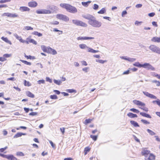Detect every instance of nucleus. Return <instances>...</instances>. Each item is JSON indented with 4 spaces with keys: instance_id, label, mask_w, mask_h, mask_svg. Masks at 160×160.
Here are the masks:
<instances>
[{
    "instance_id": "obj_38",
    "label": "nucleus",
    "mask_w": 160,
    "mask_h": 160,
    "mask_svg": "<svg viewBox=\"0 0 160 160\" xmlns=\"http://www.w3.org/2000/svg\"><path fill=\"white\" fill-rule=\"evenodd\" d=\"M130 110L131 111L133 112H135L136 113H138L139 112V110H137L136 109L134 108H131V109H130Z\"/></svg>"
},
{
    "instance_id": "obj_4",
    "label": "nucleus",
    "mask_w": 160,
    "mask_h": 160,
    "mask_svg": "<svg viewBox=\"0 0 160 160\" xmlns=\"http://www.w3.org/2000/svg\"><path fill=\"white\" fill-rule=\"evenodd\" d=\"M66 9L69 12L72 13H75L77 12V10L75 7L68 4L66 7Z\"/></svg>"
},
{
    "instance_id": "obj_58",
    "label": "nucleus",
    "mask_w": 160,
    "mask_h": 160,
    "mask_svg": "<svg viewBox=\"0 0 160 160\" xmlns=\"http://www.w3.org/2000/svg\"><path fill=\"white\" fill-rule=\"evenodd\" d=\"M46 81L47 82H49L50 83L52 82V79L50 78L49 77L46 78Z\"/></svg>"
},
{
    "instance_id": "obj_24",
    "label": "nucleus",
    "mask_w": 160,
    "mask_h": 160,
    "mask_svg": "<svg viewBox=\"0 0 160 160\" xmlns=\"http://www.w3.org/2000/svg\"><path fill=\"white\" fill-rule=\"evenodd\" d=\"M27 95L29 97L32 98H33L34 97V95L30 91H27L26 92Z\"/></svg>"
},
{
    "instance_id": "obj_59",
    "label": "nucleus",
    "mask_w": 160,
    "mask_h": 160,
    "mask_svg": "<svg viewBox=\"0 0 160 160\" xmlns=\"http://www.w3.org/2000/svg\"><path fill=\"white\" fill-rule=\"evenodd\" d=\"M155 15V13L154 12H151L148 14V15L150 17H153Z\"/></svg>"
},
{
    "instance_id": "obj_25",
    "label": "nucleus",
    "mask_w": 160,
    "mask_h": 160,
    "mask_svg": "<svg viewBox=\"0 0 160 160\" xmlns=\"http://www.w3.org/2000/svg\"><path fill=\"white\" fill-rule=\"evenodd\" d=\"M41 48L42 49L44 52H47L48 47H47L44 45H42Z\"/></svg>"
},
{
    "instance_id": "obj_21",
    "label": "nucleus",
    "mask_w": 160,
    "mask_h": 160,
    "mask_svg": "<svg viewBox=\"0 0 160 160\" xmlns=\"http://www.w3.org/2000/svg\"><path fill=\"white\" fill-rule=\"evenodd\" d=\"M131 124L135 127H139V126L138 123L134 121H130Z\"/></svg>"
},
{
    "instance_id": "obj_8",
    "label": "nucleus",
    "mask_w": 160,
    "mask_h": 160,
    "mask_svg": "<svg viewBox=\"0 0 160 160\" xmlns=\"http://www.w3.org/2000/svg\"><path fill=\"white\" fill-rule=\"evenodd\" d=\"M120 58L130 62H133L136 60V59L133 58L127 57L126 56H120Z\"/></svg>"
},
{
    "instance_id": "obj_43",
    "label": "nucleus",
    "mask_w": 160,
    "mask_h": 160,
    "mask_svg": "<svg viewBox=\"0 0 160 160\" xmlns=\"http://www.w3.org/2000/svg\"><path fill=\"white\" fill-rule=\"evenodd\" d=\"M142 23V22H139L138 21H136L135 22V24L137 26H139L141 25V24Z\"/></svg>"
},
{
    "instance_id": "obj_11",
    "label": "nucleus",
    "mask_w": 160,
    "mask_h": 160,
    "mask_svg": "<svg viewBox=\"0 0 160 160\" xmlns=\"http://www.w3.org/2000/svg\"><path fill=\"white\" fill-rule=\"evenodd\" d=\"M143 93L146 96L148 97L151 98L156 99L157 97L154 95L149 93L148 92H143Z\"/></svg>"
},
{
    "instance_id": "obj_47",
    "label": "nucleus",
    "mask_w": 160,
    "mask_h": 160,
    "mask_svg": "<svg viewBox=\"0 0 160 160\" xmlns=\"http://www.w3.org/2000/svg\"><path fill=\"white\" fill-rule=\"evenodd\" d=\"M90 137L94 141H96L97 138V136H94L91 135H90Z\"/></svg>"
},
{
    "instance_id": "obj_30",
    "label": "nucleus",
    "mask_w": 160,
    "mask_h": 160,
    "mask_svg": "<svg viewBox=\"0 0 160 160\" xmlns=\"http://www.w3.org/2000/svg\"><path fill=\"white\" fill-rule=\"evenodd\" d=\"M91 1H88L87 2H82V4L85 7H87L88 5V4L90 3Z\"/></svg>"
},
{
    "instance_id": "obj_45",
    "label": "nucleus",
    "mask_w": 160,
    "mask_h": 160,
    "mask_svg": "<svg viewBox=\"0 0 160 160\" xmlns=\"http://www.w3.org/2000/svg\"><path fill=\"white\" fill-rule=\"evenodd\" d=\"M153 103L156 102V103L160 107V100L158 99L157 100L153 101L152 102Z\"/></svg>"
},
{
    "instance_id": "obj_14",
    "label": "nucleus",
    "mask_w": 160,
    "mask_h": 160,
    "mask_svg": "<svg viewBox=\"0 0 160 160\" xmlns=\"http://www.w3.org/2000/svg\"><path fill=\"white\" fill-rule=\"evenodd\" d=\"M151 41L154 42L159 43L160 42V37H153L151 39Z\"/></svg>"
},
{
    "instance_id": "obj_26",
    "label": "nucleus",
    "mask_w": 160,
    "mask_h": 160,
    "mask_svg": "<svg viewBox=\"0 0 160 160\" xmlns=\"http://www.w3.org/2000/svg\"><path fill=\"white\" fill-rule=\"evenodd\" d=\"M134 66L137 67L139 68L142 67V64L138 62H136L133 64Z\"/></svg>"
},
{
    "instance_id": "obj_62",
    "label": "nucleus",
    "mask_w": 160,
    "mask_h": 160,
    "mask_svg": "<svg viewBox=\"0 0 160 160\" xmlns=\"http://www.w3.org/2000/svg\"><path fill=\"white\" fill-rule=\"evenodd\" d=\"M6 59L3 57H0V61L2 62H4L6 60Z\"/></svg>"
},
{
    "instance_id": "obj_10",
    "label": "nucleus",
    "mask_w": 160,
    "mask_h": 160,
    "mask_svg": "<svg viewBox=\"0 0 160 160\" xmlns=\"http://www.w3.org/2000/svg\"><path fill=\"white\" fill-rule=\"evenodd\" d=\"M155 159V156L152 154H150L148 156H145V160H154Z\"/></svg>"
},
{
    "instance_id": "obj_60",
    "label": "nucleus",
    "mask_w": 160,
    "mask_h": 160,
    "mask_svg": "<svg viewBox=\"0 0 160 160\" xmlns=\"http://www.w3.org/2000/svg\"><path fill=\"white\" fill-rule=\"evenodd\" d=\"M142 6V4H138L136 5L135 7L137 8H141Z\"/></svg>"
},
{
    "instance_id": "obj_54",
    "label": "nucleus",
    "mask_w": 160,
    "mask_h": 160,
    "mask_svg": "<svg viewBox=\"0 0 160 160\" xmlns=\"http://www.w3.org/2000/svg\"><path fill=\"white\" fill-rule=\"evenodd\" d=\"M10 14V13L9 12H5L3 14V16L9 17Z\"/></svg>"
},
{
    "instance_id": "obj_35",
    "label": "nucleus",
    "mask_w": 160,
    "mask_h": 160,
    "mask_svg": "<svg viewBox=\"0 0 160 160\" xmlns=\"http://www.w3.org/2000/svg\"><path fill=\"white\" fill-rule=\"evenodd\" d=\"M18 15L16 13H10V16H9L10 18H15V17H18Z\"/></svg>"
},
{
    "instance_id": "obj_33",
    "label": "nucleus",
    "mask_w": 160,
    "mask_h": 160,
    "mask_svg": "<svg viewBox=\"0 0 160 160\" xmlns=\"http://www.w3.org/2000/svg\"><path fill=\"white\" fill-rule=\"evenodd\" d=\"M54 83L58 85H60L62 83V81L60 80H54Z\"/></svg>"
},
{
    "instance_id": "obj_6",
    "label": "nucleus",
    "mask_w": 160,
    "mask_h": 160,
    "mask_svg": "<svg viewBox=\"0 0 160 160\" xmlns=\"http://www.w3.org/2000/svg\"><path fill=\"white\" fill-rule=\"evenodd\" d=\"M36 12L38 14H47L52 13V12L50 10L45 9L37 10H36Z\"/></svg>"
},
{
    "instance_id": "obj_36",
    "label": "nucleus",
    "mask_w": 160,
    "mask_h": 160,
    "mask_svg": "<svg viewBox=\"0 0 160 160\" xmlns=\"http://www.w3.org/2000/svg\"><path fill=\"white\" fill-rule=\"evenodd\" d=\"M33 34L36 35H37L38 37H41L42 36V34L40 32H38L35 31L33 33Z\"/></svg>"
},
{
    "instance_id": "obj_7",
    "label": "nucleus",
    "mask_w": 160,
    "mask_h": 160,
    "mask_svg": "<svg viewBox=\"0 0 160 160\" xmlns=\"http://www.w3.org/2000/svg\"><path fill=\"white\" fill-rule=\"evenodd\" d=\"M142 68L148 69H150L152 70H155V68L149 63H145L142 64Z\"/></svg>"
},
{
    "instance_id": "obj_63",
    "label": "nucleus",
    "mask_w": 160,
    "mask_h": 160,
    "mask_svg": "<svg viewBox=\"0 0 160 160\" xmlns=\"http://www.w3.org/2000/svg\"><path fill=\"white\" fill-rule=\"evenodd\" d=\"M82 64L83 65L87 66L88 64L85 61H82L81 62Z\"/></svg>"
},
{
    "instance_id": "obj_37",
    "label": "nucleus",
    "mask_w": 160,
    "mask_h": 160,
    "mask_svg": "<svg viewBox=\"0 0 160 160\" xmlns=\"http://www.w3.org/2000/svg\"><path fill=\"white\" fill-rule=\"evenodd\" d=\"M96 62H98L102 64L104 63V62H107V61L106 60H102L100 59H96Z\"/></svg>"
},
{
    "instance_id": "obj_55",
    "label": "nucleus",
    "mask_w": 160,
    "mask_h": 160,
    "mask_svg": "<svg viewBox=\"0 0 160 160\" xmlns=\"http://www.w3.org/2000/svg\"><path fill=\"white\" fill-rule=\"evenodd\" d=\"M13 36L15 37V38L18 39V40H19V39L21 38V36H19L18 35L17 33H14L13 34Z\"/></svg>"
},
{
    "instance_id": "obj_15",
    "label": "nucleus",
    "mask_w": 160,
    "mask_h": 160,
    "mask_svg": "<svg viewBox=\"0 0 160 160\" xmlns=\"http://www.w3.org/2000/svg\"><path fill=\"white\" fill-rule=\"evenodd\" d=\"M20 10L22 11H28L30 10V9L26 7H21L20 8Z\"/></svg>"
},
{
    "instance_id": "obj_12",
    "label": "nucleus",
    "mask_w": 160,
    "mask_h": 160,
    "mask_svg": "<svg viewBox=\"0 0 160 160\" xmlns=\"http://www.w3.org/2000/svg\"><path fill=\"white\" fill-rule=\"evenodd\" d=\"M28 5L30 7L34 8L37 6L38 3L35 1L30 2L28 3Z\"/></svg>"
},
{
    "instance_id": "obj_41",
    "label": "nucleus",
    "mask_w": 160,
    "mask_h": 160,
    "mask_svg": "<svg viewBox=\"0 0 160 160\" xmlns=\"http://www.w3.org/2000/svg\"><path fill=\"white\" fill-rule=\"evenodd\" d=\"M68 4L66 3H61L60 4V6L63 8L66 9V7L67 6Z\"/></svg>"
},
{
    "instance_id": "obj_57",
    "label": "nucleus",
    "mask_w": 160,
    "mask_h": 160,
    "mask_svg": "<svg viewBox=\"0 0 160 160\" xmlns=\"http://www.w3.org/2000/svg\"><path fill=\"white\" fill-rule=\"evenodd\" d=\"M29 115L31 116H35L37 115V113L36 112H32L29 114Z\"/></svg>"
},
{
    "instance_id": "obj_44",
    "label": "nucleus",
    "mask_w": 160,
    "mask_h": 160,
    "mask_svg": "<svg viewBox=\"0 0 160 160\" xmlns=\"http://www.w3.org/2000/svg\"><path fill=\"white\" fill-rule=\"evenodd\" d=\"M50 98L52 99H56L58 98V97L57 96L55 95H50Z\"/></svg>"
},
{
    "instance_id": "obj_42",
    "label": "nucleus",
    "mask_w": 160,
    "mask_h": 160,
    "mask_svg": "<svg viewBox=\"0 0 160 160\" xmlns=\"http://www.w3.org/2000/svg\"><path fill=\"white\" fill-rule=\"evenodd\" d=\"M12 54H5L3 55V57L5 58H8L11 57Z\"/></svg>"
},
{
    "instance_id": "obj_61",
    "label": "nucleus",
    "mask_w": 160,
    "mask_h": 160,
    "mask_svg": "<svg viewBox=\"0 0 160 160\" xmlns=\"http://www.w3.org/2000/svg\"><path fill=\"white\" fill-rule=\"evenodd\" d=\"M89 68H88L86 67L82 69L83 71L85 72H88V69Z\"/></svg>"
},
{
    "instance_id": "obj_27",
    "label": "nucleus",
    "mask_w": 160,
    "mask_h": 160,
    "mask_svg": "<svg viewBox=\"0 0 160 160\" xmlns=\"http://www.w3.org/2000/svg\"><path fill=\"white\" fill-rule=\"evenodd\" d=\"M147 130L149 135L151 136H153L155 135L156 134V133L154 132L149 129H148Z\"/></svg>"
},
{
    "instance_id": "obj_46",
    "label": "nucleus",
    "mask_w": 160,
    "mask_h": 160,
    "mask_svg": "<svg viewBox=\"0 0 160 160\" xmlns=\"http://www.w3.org/2000/svg\"><path fill=\"white\" fill-rule=\"evenodd\" d=\"M38 84H40L41 83L44 84L45 83V81L44 80H40L38 81Z\"/></svg>"
},
{
    "instance_id": "obj_13",
    "label": "nucleus",
    "mask_w": 160,
    "mask_h": 160,
    "mask_svg": "<svg viewBox=\"0 0 160 160\" xmlns=\"http://www.w3.org/2000/svg\"><path fill=\"white\" fill-rule=\"evenodd\" d=\"M133 102L135 104L141 106H145V104L142 102L136 100H134L133 101Z\"/></svg>"
},
{
    "instance_id": "obj_64",
    "label": "nucleus",
    "mask_w": 160,
    "mask_h": 160,
    "mask_svg": "<svg viewBox=\"0 0 160 160\" xmlns=\"http://www.w3.org/2000/svg\"><path fill=\"white\" fill-rule=\"evenodd\" d=\"M152 24L153 26H155L156 27H157L158 26V25L157 24V23L156 22L153 21V22H152Z\"/></svg>"
},
{
    "instance_id": "obj_56",
    "label": "nucleus",
    "mask_w": 160,
    "mask_h": 160,
    "mask_svg": "<svg viewBox=\"0 0 160 160\" xmlns=\"http://www.w3.org/2000/svg\"><path fill=\"white\" fill-rule=\"evenodd\" d=\"M51 23L52 24L54 25H57L59 24V22L57 21H55L53 22H51Z\"/></svg>"
},
{
    "instance_id": "obj_17",
    "label": "nucleus",
    "mask_w": 160,
    "mask_h": 160,
    "mask_svg": "<svg viewBox=\"0 0 160 160\" xmlns=\"http://www.w3.org/2000/svg\"><path fill=\"white\" fill-rule=\"evenodd\" d=\"M48 7L49 9L53 12H54L57 10V7L54 6L49 5L48 6Z\"/></svg>"
},
{
    "instance_id": "obj_29",
    "label": "nucleus",
    "mask_w": 160,
    "mask_h": 160,
    "mask_svg": "<svg viewBox=\"0 0 160 160\" xmlns=\"http://www.w3.org/2000/svg\"><path fill=\"white\" fill-rule=\"evenodd\" d=\"M23 30H33V28L30 26H25Z\"/></svg>"
},
{
    "instance_id": "obj_32",
    "label": "nucleus",
    "mask_w": 160,
    "mask_h": 160,
    "mask_svg": "<svg viewBox=\"0 0 160 160\" xmlns=\"http://www.w3.org/2000/svg\"><path fill=\"white\" fill-rule=\"evenodd\" d=\"M106 12L105 8H102L100 11L98 12V13L99 14H104Z\"/></svg>"
},
{
    "instance_id": "obj_23",
    "label": "nucleus",
    "mask_w": 160,
    "mask_h": 160,
    "mask_svg": "<svg viewBox=\"0 0 160 160\" xmlns=\"http://www.w3.org/2000/svg\"><path fill=\"white\" fill-rule=\"evenodd\" d=\"M7 158L9 160H17V159L12 155H9Z\"/></svg>"
},
{
    "instance_id": "obj_40",
    "label": "nucleus",
    "mask_w": 160,
    "mask_h": 160,
    "mask_svg": "<svg viewBox=\"0 0 160 160\" xmlns=\"http://www.w3.org/2000/svg\"><path fill=\"white\" fill-rule=\"evenodd\" d=\"M66 91L69 93H72V92H76V91L75 90L73 89H68L66 90Z\"/></svg>"
},
{
    "instance_id": "obj_28",
    "label": "nucleus",
    "mask_w": 160,
    "mask_h": 160,
    "mask_svg": "<svg viewBox=\"0 0 160 160\" xmlns=\"http://www.w3.org/2000/svg\"><path fill=\"white\" fill-rule=\"evenodd\" d=\"M79 47L82 49L87 48L88 46L85 44H80L79 45Z\"/></svg>"
},
{
    "instance_id": "obj_48",
    "label": "nucleus",
    "mask_w": 160,
    "mask_h": 160,
    "mask_svg": "<svg viewBox=\"0 0 160 160\" xmlns=\"http://www.w3.org/2000/svg\"><path fill=\"white\" fill-rule=\"evenodd\" d=\"M16 155L17 156H23L24 155V154L22 152H18Z\"/></svg>"
},
{
    "instance_id": "obj_3",
    "label": "nucleus",
    "mask_w": 160,
    "mask_h": 160,
    "mask_svg": "<svg viewBox=\"0 0 160 160\" xmlns=\"http://www.w3.org/2000/svg\"><path fill=\"white\" fill-rule=\"evenodd\" d=\"M149 48L152 52L160 54V48L154 45H151Z\"/></svg>"
},
{
    "instance_id": "obj_18",
    "label": "nucleus",
    "mask_w": 160,
    "mask_h": 160,
    "mask_svg": "<svg viewBox=\"0 0 160 160\" xmlns=\"http://www.w3.org/2000/svg\"><path fill=\"white\" fill-rule=\"evenodd\" d=\"M150 151L148 150H144L142 152V155H144L145 157L148 156L150 153Z\"/></svg>"
},
{
    "instance_id": "obj_9",
    "label": "nucleus",
    "mask_w": 160,
    "mask_h": 160,
    "mask_svg": "<svg viewBox=\"0 0 160 160\" xmlns=\"http://www.w3.org/2000/svg\"><path fill=\"white\" fill-rule=\"evenodd\" d=\"M47 53H50L53 55H56L57 54V51L49 47H48V49Z\"/></svg>"
},
{
    "instance_id": "obj_19",
    "label": "nucleus",
    "mask_w": 160,
    "mask_h": 160,
    "mask_svg": "<svg viewBox=\"0 0 160 160\" xmlns=\"http://www.w3.org/2000/svg\"><path fill=\"white\" fill-rule=\"evenodd\" d=\"M127 115L128 117L130 118H137L138 117L137 115L136 114H134L132 112H129L128 113Z\"/></svg>"
},
{
    "instance_id": "obj_22",
    "label": "nucleus",
    "mask_w": 160,
    "mask_h": 160,
    "mask_svg": "<svg viewBox=\"0 0 160 160\" xmlns=\"http://www.w3.org/2000/svg\"><path fill=\"white\" fill-rule=\"evenodd\" d=\"M27 40H29V42L32 43L34 45H36L37 44V42L32 39H30L29 38H27Z\"/></svg>"
},
{
    "instance_id": "obj_5",
    "label": "nucleus",
    "mask_w": 160,
    "mask_h": 160,
    "mask_svg": "<svg viewBox=\"0 0 160 160\" xmlns=\"http://www.w3.org/2000/svg\"><path fill=\"white\" fill-rule=\"evenodd\" d=\"M56 18L58 19L62 20L65 22H68L69 20V18L68 17L62 14H57L56 15Z\"/></svg>"
},
{
    "instance_id": "obj_2",
    "label": "nucleus",
    "mask_w": 160,
    "mask_h": 160,
    "mask_svg": "<svg viewBox=\"0 0 160 160\" xmlns=\"http://www.w3.org/2000/svg\"><path fill=\"white\" fill-rule=\"evenodd\" d=\"M72 23L77 26H81L86 27L87 26V24L81 21H80L77 19H73L72 20Z\"/></svg>"
},
{
    "instance_id": "obj_31",
    "label": "nucleus",
    "mask_w": 160,
    "mask_h": 160,
    "mask_svg": "<svg viewBox=\"0 0 160 160\" xmlns=\"http://www.w3.org/2000/svg\"><path fill=\"white\" fill-rule=\"evenodd\" d=\"M24 85L25 86H27L29 87L31 85V84L29 82L27 81L26 80H24Z\"/></svg>"
},
{
    "instance_id": "obj_16",
    "label": "nucleus",
    "mask_w": 160,
    "mask_h": 160,
    "mask_svg": "<svg viewBox=\"0 0 160 160\" xmlns=\"http://www.w3.org/2000/svg\"><path fill=\"white\" fill-rule=\"evenodd\" d=\"M1 38L2 40L4 41L6 43H8L10 45L12 44L11 42L7 38H5L4 37H1Z\"/></svg>"
},
{
    "instance_id": "obj_39",
    "label": "nucleus",
    "mask_w": 160,
    "mask_h": 160,
    "mask_svg": "<svg viewBox=\"0 0 160 160\" xmlns=\"http://www.w3.org/2000/svg\"><path fill=\"white\" fill-rule=\"evenodd\" d=\"M141 121L144 124H149L150 123V122L145 120L141 119Z\"/></svg>"
},
{
    "instance_id": "obj_49",
    "label": "nucleus",
    "mask_w": 160,
    "mask_h": 160,
    "mask_svg": "<svg viewBox=\"0 0 160 160\" xmlns=\"http://www.w3.org/2000/svg\"><path fill=\"white\" fill-rule=\"evenodd\" d=\"M92 119H86V120H85V124H86L88 123H90L91 122V121H92Z\"/></svg>"
},
{
    "instance_id": "obj_34",
    "label": "nucleus",
    "mask_w": 160,
    "mask_h": 160,
    "mask_svg": "<svg viewBox=\"0 0 160 160\" xmlns=\"http://www.w3.org/2000/svg\"><path fill=\"white\" fill-rule=\"evenodd\" d=\"M20 61H21V62H22L23 63H24L25 64L27 65H30L31 64V63L30 62H28L26 61L20 60Z\"/></svg>"
},
{
    "instance_id": "obj_51",
    "label": "nucleus",
    "mask_w": 160,
    "mask_h": 160,
    "mask_svg": "<svg viewBox=\"0 0 160 160\" xmlns=\"http://www.w3.org/2000/svg\"><path fill=\"white\" fill-rule=\"evenodd\" d=\"M94 37H84V39L85 40H89V39H94Z\"/></svg>"
},
{
    "instance_id": "obj_52",
    "label": "nucleus",
    "mask_w": 160,
    "mask_h": 160,
    "mask_svg": "<svg viewBox=\"0 0 160 160\" xmlns=\"http://www.w3.org/2000/svg\"><path fill=\"white\" fill-rule=\"evenodd\" d=\"M99 6L97 4H94V7H93V9L94 10H96L98 9V8Z\"/></svg>"
},
{
    "instance_id": "obj_20",
    "label": "nucleus",
    "mask_w": 160,
    "mask_h": 160,
    "mask_svg": "<svg viewBox=\"0 0 160 160\" xmlns=\"http://www.w3.org/2000/svg\"><path fill=\"white\" fill-rule=\"evenodd\" d=\"M26 134L25 133H22L21 132L17 133L14 137V138H17L18 137L21 136L22 135H25Z\"/></svg>"
},
{
    "instance_id": "obj_1",
    "label": "nucleus",
    "mask_w": 160,
    "mask_h": 160,
    "mask_svg": "<svg viewBox=\"0 0 160 160\" xmlns=\"http://www.w3.org/2000/svg\"><path fill=\"white\" fill-rule=\"evenodd\" d=\"M82 17L88 20V23L93 28H99L102 26V23L97 20L96 18L92 15L88 14H83Z\"/></svg>"
},
{
    "instance_id": "obj_53",
    "label": "nucleus",
    "mask_w": 160,
    "mask_h": 160,
    "mask_svg": "<svg viewBox=\"0 0 160 160\" xmlns=\"http://www.w3.org/2000/svg\"><path fill=\"white\" fill-rule=\"evenodd\" d=\"M127 12L126 11H123L122 13V17H125V15L127 14Z\"/></svg>"
},
{
    "instance_id": "obj_50",
    "label": "nucleus",
    "mask_w": 160,
    "mask_h": 160,
    "mask_svg": "<svg viewBox=\"0 0 160 160\" xmlns=\"http://www.w3.org/2000/svg\"><path fill=\"white\" fill-rule=\"evenodd\" d=\"M90 150V148H89L87 147L85 148L84 150V154L85 155L87 153V152H89Z\"/></svg>"
}]
</instances>
